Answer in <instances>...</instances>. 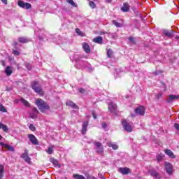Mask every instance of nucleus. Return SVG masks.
<instances>
[{
    "label": "nucleus",
    "mask_w": 179,
    "mask_h": 179,
    "mask_svg": "<svg viewBox=\"0 0 179 179\" xmlns=\"http://www.w3.org/2000/svg\"><path fill=\"white\" fill-rule=\"evenodd\" d=\"M94 145H95V149L97 153H103V145H101V143L96 142Z\"/></svg>",
    "instance_id": "1a4fd4ad"
},
{
    "label": "nucleus",
    "mask_w": 179,
    "mask_h": 179,
    "mask_svg": "<svg viewBox=\"0 0 179 179\" xmlns=\"http://www.w3.org/2000/svg\"><path fill=\"white\" fill-rule=\"evenodd\" d=\"M24 162H26V163H31V159L28 157H27L26 158L24 159Z\"/></svg>",
    "instance_id": "ea45409f"
},
{
    "label": "nucleus",
    "mask_w": 179,
    "mask_h": 179,
    "mask_svg": "<svg viewBox=\"0 0 179 179\" xmlns=\"http://www.w3.org/2000/svg\"><path fill=\"white\" fill-rule=\"evenodd\" d=\"M176 40H179V36H176Z\"/></svg>",
    "instance_id": "4d7b16f0"
},
{
    "label": "nucleus",
    "mask_w": 179,
    "mask_h": 179,
    "mask_svg": "<svg viewBox=\"0 0 179 179\" xmlns=\"http://www.w3.org/2000/svg\"><path fill=\"white\" fill-rule=\"evenodd\" d=\"M108 146H109V148H112L113 150H117L118 149V145L115 143L108 142Z\"/></svg>",
    "instance_id": "412c9836"
},
{
    "label": "nucleus",
    "mask_w": 179,
    "mask_h": 179,
    "mask_svg": "<svg viewBox=\"0 0 179 179\" xmlns=\"http://www.w3.org/2000/svg\"><path fill=\"white\" fill-rule=\"evenodd\" d=\"M5 170V166L2 164L0 165V179H2L3 177V171Z\"/></svg>",
    "instance_id": "bb28decb"
},
{
    "label": "nucleus",
    "mask_w": 179,
    "mask_h": 179,
    "mask_svg": "<svg viewBox=\"0 0 179 179\" xmlns=\"http://www.w3.org/2000/svg\"><path fill=\"white\" fill-rule=\"evenodd\" d=\"M53 152H54V148L52 147L48 148L47 153H48V155H52Z\"/></svg>",
    "instance_id": "72a5a7b5"
},
{
    "label": "nucleus",
    "mask_w": 179,
    "mask_h": 179,
    "mask_svg": "<svg viewBox=\"0 0 179 179\" xmlns=\"http://www.w3.org/2000/svg\"><path fill=\"white\" fill-rule=\"evenodd\" d=\"M174 127H175L176 129H178V130L179 129V124L178 123H175Z\"/></svg>",
    "instance_id": "de8ad7c7"
},
{
    "label": "nucleus",
    "mask_w": 179,
    "mask_h": 179,
    "mask_svg": "<svg viewBox=\"0 0 179 179\" xmlns=\"http://www.w3.org/2000/svg\"><path fill=\"white\" fill-rule=\"evenodd\" d=\"M70 59L72 62H79L80 61V56L78 54H72L70 56Z\"/></svg>",
    "instance_id": "9d476101"
},
{
    "label": "nucleus",
    "mask_w": 179,
    "mask_h": 179,
    "mask_svg": "<svg viewBox=\"0 0 179 179\" xmlns=\"http://www.w3.org/2000/svg\"><path fill=\"white\" fill-rule=\"evenodd\" d=\"M35 103L41 113H45L47 110H50V106H48V104L41 99H36L35 101Z\"/></svg>",
    "instance_id": "f257e3e1"
},
{
    "label": "nucleus",
    "mask_w": 179,
    "mask_h": 179,
    "mask_svg": "<svg viewBox=\"0 0 179 179\" xmlns=\"http://www.w3.org/2000/svg\"><path fill=\"white\" fill-rule=\"evenodd\" d=\"M165 170L169 176L173 174L174 169H173V165L170 162H165Z\"/></svg>",
    "instance_id": "39448f33"
},
{
    "label": "nucleus",
    "mask_w": 179,
    "mask_h": 179,
    "mask_svg": "<svg viewBox=\"0 0 179 179\" xmlns=\"http://www.w3.org/2000/svg\"><path fill=\"white\" fill-rule=\"evenodd\" d=\"M28 156H29V155H28V154H27V150H25V151H24V153L22 154L21 157H22V159H26L27 157H28Z\"/></svg>",
    "instance_id": "4c0bfd02"
},
{
    "label": "nucleus",
    "mask_w": 179,
    "mask_h": 179,
    "mask_svg": "<svg viewBox=\"0 0 179 179\" xmlns=\"http://www.w3.org/2000/svg\"><path fill=\"white\" fill-rule=\"evenodd\" d=\"M119 171L121 173V174L127 175L129 174L131 169H129V168H120Z\"/></svg>",
    "instance_id": "4468645a"
},
{
    "label": "nucleus",
    "mask_w": 179,
    "mask_h": 179,
    "mask_svg": "<svg viewBox=\"0 0 179 179\" xmlns=\"http://www.w3.org/2000/svg\"><path fill=\"white\" fill-rule=\"evenodd\" d=\"M135 113L137 115H145V107L143 106H138L137 108L135 109Z\"/></svg>",
    "instance_id": "6e6552de"
},
{
    "label": "nucleus",
    "mask_w": 179,
    "mask_h": 179,
    "mask_svg": "<svg viewBox=\"0 0 179 179\" xmlns=\"http://www.w3.org/2000/svg\"><path fill=\"white\" fill-rule=\"evenodd\" d=\"M89 126V122H83V127H82V134L83 135H85L86 132L87 131V127Z\"/></svg>",
    "instance_id": "f8f14e48"
},
{
    "label": "nucleus",
    "mask_w": 179,
    "mask_h": 179,
    "mask_svg": "<svg viewBox=\"0 0 179 179\" xmlns=\"http://www.w3.org/2000/svg\"><path fill=\"white\" fill-rule=\"evenodd\" d=\"M44 38H45L44 36H40L38 37V39L41 40V41L44 40Z\"/></svg>",
    "instance_id": "864d4df0"
},
{
    "label": "nucleus",
    "mask_w": 179,
    "mask_h": 179,
    "mask_svg": "<svg viewBox=\"0 0 179 179\" xmlns=\"http://www.w3.org/2000/svg\"><path fill=\"white\" fill-rule=\"evenodd\" d=\"M13 54H14V55H20V53L19 51L14 50H13Z\"/></svg>",
    "instance_id": "37998d69"
},
{
    "label": "nucleus",
    "mask_w": 179,
    "mask_h": 179,
    "mask_svg": "<svg viewBox=\"0 0 179 179\" xmlns=\"http://www.w3.org/2000/svg\"><path fill=\"white\" fill-rule=\"evenodd\" d=\"M98 176H99V178H101V179L105 178L102 173H99Z\"/></svg>",
    "instance_id": "09e8293b"
},
{
    "label": "nucleus",
    "mask_w": 179,
    "mask_h": 179,
    "mask_svg": "<svg viewBox=\"0 0 179 179\" xmlns=\"http://www.w3.org/2000/svg\"><path fill=\"white\" fill-rule=\"evenodd\" d=\"M32 111L35 114H38V110H37L36 108H33Z\"/></svg>",
    "instance_id": "c03bdc74"
},
{
    "label": "nucleus",
    "mask_w": 179,
    "mask_h": 179,
    "mask_svg": "<svg viewBox=\"0 0 179 179\" xmlns=\"http://www.w3.org/2000/svg\"><path fill=\"white\" fill-rule=\"evenodd\" d=\"M101 127L103 129H106V128H107V124L106 122H103L101 123Z\"/></svg>",
    "instance_id": "a18cd8bd"
},
{
    "label": "nucleus",
    "mask_w": 179,
    "mask_h": 179,
    "mask_svg": "<svg viewBox=\"0 0 179 179\" xmlns=\"http://www.w3.org/2000/svg\"><path fill=\"white\" fill-rule=\"evenodd\" d=\"M76 32L77 33V34H78V36H81L82 37L85 36V34L82 31H80L79 28L76 29Z\"/></svg>",
    "instance_id": "7c9ffc66"
},
{
    "label": "nucleus",
    "mask_w": 179,
    "mask_h": 179,
    "mask_svg": "<svg viewBox=\"0 0 179 179\" xmlns=\"http://www.w3.org/2000/svg\"><path fill=\"white\" fill-rule=\"evenodd\" d=\"M164 36L169 37V38L173 37V33L170 32L169 30H164L163 31Z\"/></svg>",
    "instance_id": "b1692460"
},
{
    "label": "nucleus",
    "mask_w": 179,
    "mask_h": 179,
    "mask_svg": "<svg viewBox=\"0 0 179 179\" xmlns=\"http://www.w3.org/2000/svg\"><path fill=\"white\" fill-rule=\"evenodd\" d=\"M31 87H32L33 90H34V92L36 93H37L38 94H41V96H43V94H44V92H43V90L41 89V87L38 86V83H37L36 81H33L31 83Z\"/></svg>",
    "instance_id": "7ed1b4c3"
},
{
    "label": "nucleus",
    "mask_w": 179,
    "mask_h": 179,
    "mask_svg": "<svg viewBox=\"0 0 179 179\" xmlns=\"http://www.w3.org/2000/svg\"><path fill=\"white\" fill-rule=\"evenodd\" d=\"M2 139V136L0 134V141Z\"/></svg>",
    "instance_id": "13d9d810"
},
{
    "label": "nucleus",
    "mask_w": 179,
    "mask_h": 179,
    "mask_svg": "<svg viewBox=\"0 0 179 179\" xmlns=\"http://www.w3.org/2000/svg\"><path fill=\"white\" fill-rule=\"evenodd\" d=\"M165 153L166 155H167V156H169L171 159H176V155H174V152H173V151H171V150L166 149Z\"/></svg>",
    "instance_id": "2eb2a0df"
},
{
    "label": "nucleus",
    "mask_w": 179,
    "mask_h": 179,
    "mask_svg": "<svg viewBox=\"0 0 179 179\" xmlns=\"http://www.w3.org/2000/svg\"><path fill=\"white\" fill-rule=\"evenodd\" d=\"M19 43H21L22 44H26L27 43H29L30 41V39L26 38V37H20L18 38Z\"/></svg>",
    "instance_id": "a211bd4d"
},
{
    "label": "nucleus",
    "mask_w": 179,
    "mask_h": 179,
    "mask_svg": "<svg viewBox=\"0 0 179 179\" xmlns=\"http://www.w3.org/2000/svg\"><path fill=\"white\" fill-rule=\"evenodd\" d=\"M93 43H96V44H103V37L97 36L94 38Z\"/></svg>",
    "instance_id": "f3484780"
},
{
    "label": "nucleus",
    "mask_w": 179,
    "mask_h": 179,
    "mask_svg": "<svg viewBox=\"0 0 179 179\" xmlns=\"http://www.w3.org/2000/svg\"><path fill=\"white\" fill-rule=\"evenodd\" d=\"M51 162L55 166V167H58L59 169L61 168V165L58 163V161L55 159H52Z\"/></svg>",
    "instance_id": "a878e982"
},
{
    "label": "nucleus",
    "mask_w": 179,
    "mask_h": 179,
    "mask_svg": "<svg viewBox=\"0 0 179 179\" xmlns=\"http://www.w3.org/2000/svg\"><path fill=\"white\" fill-rule=\"evenodd\" d=\"M113 50H111V49H108L107 50V56L108 58H113Z\"/></svg>",
    "instance_id": "2f4dec72"
},
{
    "label": "nucleus",
    "mask_w": 179,
    "mask_h": 179,
    "mask_svg": "<svg viewBox=\"0 0 179 179\" xmlns=\"http://www.w3.org/2000/svg\"><path fill=\"white\" fill-rule=\"evenodd\" d=\"M29 129H30V131H36V127H34V126L33 125V124H30L29 125Z\"/></svg>",
    "instance_id": "e433bc0d"
},
{
    "label": "nucleus",
    "mask_w": 179,
    "mask_h": 179,
    "mask_svg": "<svg viewBox=\"0 0 179 179\" xmlns=\"http://www.w3.org/2000/svg\"><path fill=\"white\" fill-rule=\"evenodd\" d=\"M66 1L68 2V3H70V5H71L72 6H74V8H76V6H78V5L75 3V1H73V0H66Z\"/></svg>",
    "instance_id": "473e14b6"
},
{
    "label": "nucleus",
    "mask_w": 179,
    "mask_h": 179,
    "mask_svg": "<svg viewBox=\"0 0 179 179\" xmlns=\"http://www.w3.org/2000/svg\"><path fill=\"white\" fill-rule=\"evenodd\" d=\"M105 1H106V2H108V3H111V0H105Z\"/></svg>",
    "instance_id": "6e6d98bb"
},
{
    "label": "nucleus",
    "mask_w": 179,
    "mask_h": 179,
    "mask_svg": "<svg viewBox=\"0 0 179 179\" xmlns=\"http://www.w3.org/2000/svg\"><path fill=\"white\" fill-rule=\"evenodd\" d=\"M162 159H163V156H162V155L157 156V160L158 162H162Z\"/></svg>",
    "instance_id": "79ce46f5"
},
{
    "label": "nucleus",
    "mask_w": 179,
    "mask_h": 179,
    "mask_svg": "<svg viewBox=\"0 0 179 179\" xmlns=\"http://www.w3.org/2000/svg\"><path fill=\"white\" fill-rule=\"evenodd\" d=\"M92 117L94 120H96L97 118V116L96 115V113H94V112L92 113Z\"/></svg>",
    "instance_id": "3c124183"
},
{
    "label": "nucleus",
    "mask_w": 179,
    "mask_h": 179,
    "mask_svg": "<svg viewBox=\"0 0 179 179\" xmlns=\"http://www.w3.org/2000/svg\"><path fill=\"white\" fill-rule=\"evenodd\" d=\"M27 138L29 142L32 143V145H34L35 146H37V145H38V140L37 139L36 136H34V134H27Z\"/></svg>",
    "instance_id": "20e7f679"
},
{
    "label": "nucleus",
    "mask_w": 179,
    "mask_h": 179,
    "mask_svg": "<svg viewBox=\"0 0 179 179\" xmlns=\"http://www.w3.org/2000/svg\"><path fill=\"white\" fill-rule=\"evenodd\" d=\"M73 178H74V179H86V178H85V176H83L82 175H79V174H73Z\"/></svg>",
    "instance_id": "c85d7f7f"
},
{
    "label": "nucleus",
    "mask_w": 179,
    "mask_h": 179,
    "mask_svg": "<svg viewBox=\"0 0 179 179\" xmlns=\"http://www.w3.org/2000/svg\"><path fill=\"white\" fill-rule=\"evenodd\" d=\"M3 65H5V63L3 62Z\"/></svg>",
    "instance_id": "bf43d9fd"
},
{
    "label": "nucleus",
    "mask_w": 179,
    "mask_h": 179,
    "mask_svg": "<svg viewBox=\"0 0 179 179\" xmlns=\"http://www.w3.org/2000/svg\"><path fill=\"white\" fill-rule=\"evenodd\" d=\"M129 41H130V43H131V44H135V39L134 38V37H129Z\"/></svg>",
    "instance_id": "a19ab883"
},
{
    "label": "nucleus",
    "mask_w": 179,
    "mask_h": 179,
    "mask_svg": "<svg viewBox=\"0 0 179 179\" xmlns=\"http://www.w3.org/2000/svg\"><path fill=\"white\" fill-rule=\"evenodd\" d=\"M162 95L163 94L162 93L157 94V99H160V97H162Z\"/></svg>",
    "instance_id": "603ef678"
},
{
    "label": "nucleus",
    "mask_w": 179,
    "mask_h": 179,
    "mask_svg": "<svg viewBox=\"0 0 179 179\" xmlns=\"http://www.w3.org/2000/svg\"><path fill=\"white\" fill-rule=\"evenodd\" d=\"M28 1H31V0H28Z\"/></svg>",
    "instance_id": "680f3d73"
},
{
    "label": "nucleus",
    "mask_w": 179,
    "mask_h": 179,
    "mask_svg": "<svg viewBox=\"0 0 179 179\" xmlns=\"http://www.w3.org/2000/svg\"><path fill=\"white\" fill-rule=\"evenodd\" d=\"M66 106H69V107H72V108H78V106L71 101H67Z\"/></svg>",
    "instance_id": "5701e85b"
},
{
    "label": "nucleus",
    "mask_w": 179,
    "mask_h": 179,
    "mask_svg": "<svg viewBox=\"0 0 179 179\" xmlns=\"http://www.w3.org/2000/svg\"><path fill=\"white\" fill-rule=\"evenodd\" d=\"M20 101L22 102V103L24 104V106H25V107H30V103H29V101H26V99L21 98Z\"/></svg>",
    "instance_id": "cd10ccee"
},
{
    "label": "nucleus",
    "mask_w": 179,
    "mask_h": 179,
    "mask_svg": "<svg viewBox=\"0 0 179 179\" xmlns=\"http://www.w3.org/2000/svg\"><path fill=\"white\" fill-rule=\"evenodd\" d=\"M108 108L110 113L113 114H117V104L113 102H110L108 105Z\"/></svg>",
    "instance_id": "423d86ee"
},
{
    "label": "nucleus",
    "mask_w": 179,
    "mask_h": 179,
    "mask_svg": "<svg viewBox=\"0 0 179 179\" xmlns=\"http://www.w3.org/2000/svg\"><path fill=\"white\" fill-rule=\"evenodd\" d=\"M0 111H1L2 113H6L8 110H6V108H5V106H3V105L0 104Z\"/></svg>",
    "instance_id": "f704fd0d"
},
{
    "label": "nucleus",
    "mask_w": 179,
    "mask_h": 179,
    "mask_svg": "<svg viewBox=\"0 0 179 179\" xmlns=\"http://www.w3.org/2000/svg\"><path fill=\"white\" fill-rule=\"evenodd\" d=\"M78 92H80V93H82V94H83V93H85V89H83V88H79L78 89Z\"/></svg>",
    "instance_id": "49530a36"
},
{
    "label": "nucleus",
    "mask_w": 179,
    "mask_h": 179,
    "mask_svg": "<svg viewBox=\"0 0 179 179\" xmlns=\"http://www.w3.org/2000/svg\"><path fill=\"white\" fill-rule=\"evenodd\" d=\"M18 6L22 8V9H30L31 8V4L29 3H24L23 1H18Z\"/></svg>",
    "instance_id": "0eeeda50"
},
{
    "label": "nucleus",
    "mask_w": 179,
    "mask_h": 179,
    "mask_svg": "<svg viewBox=\"0 0 179 179\" xmlns=\"http://www.w3.org/2000/svg\"><path fill=\"white\" fill-rule=\"evenodd\" d=\"M4 72L7 76H10L13 72V69L10 66H8L6 68Z\"/></svg>",
    "instance_id": "ddd939ff"
},
{
    "label": "nucleus",
    "mask_w": 179,
    "mask_h": 179,
    "mask_svg": "<svg viewBox=\"0 0 179 179\" xmlns=\"http://www.w3.org/2000/svg\"><path fill=\"white\" fill-rule=\"evenodd\" d=\"M0 129H3L4 132H8V131H9L8 126H6V124H2L1 122H0Z\"/></svg>",
    "instance_id": "393cba45"
},
{
    "label": "nucleus",
    "mask_w": 179,
    "mask_h": 179,
    "mask_svg": "<svg viewBox=\"0 0 179 179\" xmlns=\"http://www.w3.org/2000/svg\"><path fill=\"white\" fill-rule=\"evenodd\" d=\"M37 114H38V113H34L33 112V113H30V114H29V117H30V118H36V117H37Z\"/></svg>",
    "instance_id": "58836bf2"
},
{
    "label": "nucleus",
    "mask_w": 179,
    "mask_h": 179,
    "mask_svg": "<svg viewBox=\"0 0 179 179\" xmlns=\"http://www.w3.org/2000/svg\"><path fill=\"white\" fill-rule=\"evenodd\" d=\"M122 125L124 129L127 131V132H132V125H134V123H132V122H128L127 120H122Z\"/></svg>",
    "instance_id": "f03ea898"
},
{
    "label": "nucleus",
    "mask_w": 179,
    "mask_h": 179,
    "mask_svg": "<svg viewBox=\"0 0 179 179\" xmlns=\"http://www.w3.org/2000/svg\"><path fill=\"white\" fill-rule=\"evenodd\" d=\"M89 5L90 6V8H92V9H95L96 8V3H94V2L93 1H90Z\"/></svg>",
    "instance_id": "c9c22d12"
},
{
    "label": "nucleus",
    "mask_w": 179,
    "mask_h": 179,
    "mask_svg": "<svg viewBox=\"0 0 179 179\" xmlns=\"http://www.w3.org/2000/svg\"><path fill=\"white\" fill-rule=\"evenodd\" d=\"M178 95H169V99H167V103H173V100H178Z\"/></svg>",
    "instance_id": "dca6fc26"
},
{
    "label": "nucleus",
    "mask_w": 179,
    "mask_h": 179,
    "mask_svg": "<svg viewBox=\"0 0 179 179\" xmlns=\"http://www.w3.org/2000/svg\"><path fill=\"white\" fill-rule=\"evenodd\" d=\"M150 174L152 176V177H154L156 179H160V175L155 171H150Z\"/></svg>",
    "instance_id": "4be33fe9"
},
{
    "label": "nucleus",
    "mask_w": 179,
    "mask_h": 179,
    "mask_svg": "<svg viewBox=\"0 0 179 179\" xmlns=\"http://www.w3.org/2000/svg\"><path fill=\"white\" fill-rule=\"evenodd\" d=\"M1 146H3V148H6V149H8V150H10V152H14L15 151V148H13V147L8 145V144H5L3 143H0Z\"/></svg>",
    "instance_id": "6ab92c4d"
},
{
    "label": "nucleus",
    "mask_w": 179,
    "mask_h": 179,
    "mask_svg": "<svg viewBox=\"0 0 179 179\" xmlns=\"http://www.w3.org/2000/svg\"><path fill=\"white\" fill-rule=\"evenodd\" d=\"M122 12H129V4L128 3H124L123 6L121 8Z\"/></svg>",
    "instance_id": "aec40b11"
},
{
    "label": "nucleus",
    "mask_w": 179,
    "mask_h": 179,
    "mask_svg": "<svg viewBox=\"0 0 179 179\" xmlns=\"http://www.w3.org/2000/svg\"><path fill=\"white\" fill-rule=\"evenodd\" d=\"M1 2H3V3H4V5H8V0H1Z\"/></svg>",
    "instance_id": "8fccbe9b"
},
{
    "label": "nucleus",
    "mask_w": 179,
    "mask_h": 179,
    "mask_svg": "<svg viewBox=\"0 0 179 179\" xmlns=\"http://www.w3.org/2000/svg\"><path fill=\"white\" fill-rule=\"evenodd\" d=\"M155 75H157V73H155Z\"/></svg>",
    "instance_id": "052dcab7"
},
{
    "label": "nucleus",
    "mask_w": 179,
    "mask_h": 179,
    "mask_svg": "<svg viewBox=\"0 0 179 179\" xmlns=\"http://www.w3.org/2000/svg\"><path fill=\"white\" fill-rule=\"evenodd\" d=\"M113 24H114L115 26H116V27H122V24L115 21V20H113L112 21Z\"/></svg>",
    "instance_id": "c756f323"
},
{
    "label": "nucleus",
    "mask_w": 179,
    "mask_h": 179,
    "mask_svg": "<svg viewBox=\"0 0 179 179\" xmlns=\"http://www.w3.org/2000/svg\"><path fill=\"white\" fill-rule=\"evenodd\" d=\"M19 101H20V99H15L14 101V102L16 103L17 104L19 103Z\"/></svg>",
    "instance_id": "5fc2aeb1"
},
{
    "label": "nucleus",
    "mask_w": 179,
    "mask_h": 179,
    "mask_svg": "<svg viewBox=\"0 0 179 179\" xmlns=\"http://www.w3.org/2000/svg\"><path fill=\"white\" fill-rule=\"evenodd\" d=\"M82 47L86 54H90V51H92V50L90 49V46L89 44H87V43H83L82 44Z\"/></svg>",
    "instance_id": "9b49d317"
}]
</instances>
